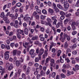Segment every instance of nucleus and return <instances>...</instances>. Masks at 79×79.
Masks as SVG:
<instances>
[{
	"instance_id": "obj_29",
	"label": "nucleus",
	"mask_w": 79,
	"mask_h": 79,
	"mask_svg": "<svg viewBox=\"0 0 79 79\" xmlns=\"http://www.w3.org/2000/svg\"><path fill=\"white\" fill-rule=\"evenodd\" d=\"M16 34L17 38L19 39H21V35H20V34L19 33H17Z\"/></svg>"
},
{
	"instance_id": "obj_7",
	"label": "nucleus",
	"mask_w": 79,
	"mask_h": 79,
	"mask_svg": "<svg viewBox=\"0 0 79 79\" xmlns=\"http://www.w3.org/2000/svg\"><path fill=\"white\" fill-rule=\"evenodd\" d=\"M79 24V20H78L77 23L75 22H73L71 25V26H77Z\"/></svg>"
},
{
	"instance_id": "obj_17",
	"label": "nucleus",
	"mask_w": 79,
	"mask_h": 79,
	"mask_svg": "<svg viewBox=\"0 0 79 79\" xmlns=\"http://www.w3.org/2000/svg\"><path fill=\"white\" fill-rule=\"evenodd\" d=\"M40 74L42 76H45V73H44V72L43 70H42L40 72Z\"/></svg>"
},
{
	"instance_id": "obj_34",
	"label": "nucleus",
	"mask_w": 79,
	"mask_h": 79,
	"mask_svg": "<svg viewBox=\"0 0 79 79\" xmlns=\"http://www.w3.org/2000/svg\"><path fill=\"white\" fill-rule=\"evenodd\" d=\"M39 58L38 57H35V61L36 63L37 62H38V61H39V60H40V58H39Z\"/></svg>"
},
{
	"instance_id": "obj_24",
	"label": "nucleus",
	"mask_w": 79,
	"mask_h": 79,
	"mask_svg": "<svg viewBox=\"0 0 79 79\" xmlns=\"http://www.w3.org/2000/svg\"><path fill=\"white\" fill-rule=\"evenodd\" d=\"M54 11H55L56 13H58V12H59V9L57 7L54 8Z\"/></svg>"
},
{
	"instance_id": "obj_43",
	"label": "nucleus",
	"mask_w": 79,
	"mask_h": 79,
	"mask_svg": "<svg viewBox=\"0 0 79 79\" xmlns=\"http://www.w3.org/2000/svg\"><path fill=\"white\" fill-rule=\"evenodd\" d=\"M36 11L37 13H38L39 15L41 14V10H40L39 9H37Z\"/></svg>"
},
{
	"instance_id": "obj_10",
	"label": "nucleus",
	"mask_w": 79,
	"mask_h": 79,
	"mask_svg": "<svg viewBox=\"0 0 79 79\" xmlns=\"http://www.w3.org/2000/svg\"><path fill=\"white\" fill-rule=\"evenodd\" d=\"M50 66H53V64H55V60L53 59H51L50 60Z\"/></svg>"
},
{
	"instance_id": "obj_6",
	"label": "nucleus",
	"mask_w": 79,
	"mask_h": 79,
	"mask_svg": "<svg viewBox=\"0 0 79 79\" xmlns=\"http://www.w3.org/2000/svg\"><path fill=\"white\" fill-rule=\"evenodd\" d=\"M14 68V66L13 65V64L12 63L10 64V65L8 68V70L9 71H11V70H12Z\"/></svg>"
},
{
	"instance_id": "obj_23",
	"label": "nucleus",
	"mask_w": 79,
	"mask_h": 79,
	"mask_svg": "<svg viewBox=\"0 0 79 79\" xmlns=\"http://www.w3.org/2000/svg\"><path fill=\"white\" fill-rule=\"evenodd\" d=\"M61 53V50H59L57 51V56H60V54Z\"/></svg>"
},
{
	"instance_id": "obj_25",
	"label": "nucleus",
	"mask_w": 79,
	"mask_h": 79,
	"mask_svg": "<svg viewBox=\"0 0 79 79\" xmlns=\"http://www.w3.org/2000/svg\"><path fill=\"white\" fill-rule=\"evenodd\" d=\"M16 64L17 66H19L20 63H19V60H17L16 61Z\"/></svg>"
},
{
	"instance_id": "obj_5",
	"label": "nucleus",
	"mask_w": 79,
	"mask_h": 79,
	"mask_svg": "<svg viewBox=\"0 0 79 79\" xmlns=\"http://www.w3.org/2000/svg\"><path fill=\"white\" fill-rule=\"evenodd\" d=\"M64 6L65 8V9L66 10L68 9L69 7V4L68 2L65 3L64 4Z\"/></svg>"
},
{
	"instance_id": "obj_56",
	"label": "nucleus",
	"mask_w": 79,
	"mask_h": 79,
	"mask_svg": "<svg viewBox=\"0 0 79 79\" xmlns=\"http://www.w3.org/2000/svg\"><path fill=\"white\" fill-rule=\"evenodd\" d=\"M71 16V14H69L66 15H65V16H66V18H69V17H70V16Z\"/></svg>"
},
{
	"instance_id": "obj_63",
	"label": "nucleus",
	"mask_w": 79,
	"mask_h": 79,
	"mask_svg": "<svg viewBox=\"0 0 79 79\" xmlns=\"http://www.w3.org/2000/svg\"><path fill=\"white\" fill-rule=\"evenodd\" d=\"M40 17L41 19H45V17L43 15H41Z\"/></svg>"
},
{
	"instance_id": "obj_54",
	"label": "nucleus",
	"mask_w": 79,
	"mask_h": 79,
	"mask_svg": "<svg viewBox=\"0 0 79 79\" xmlns=\"http://www.w3.org/2000/svg\"><path fill=\"white\" fill-rule=\"evenodd\" d=\"M52 6L53 7V9L54 8H57L56 6V4H55L54 3H53L52 4Z\"/></svg>"
},
{
	"instance_id": "obj_51",
	"label": "nucleus",
	"mask_w": 79,
	"mask_h": 79,
	"mask_svg": "<svg viewBox=\"0 0 79 79\" xmlns=\"http://www.w3.org/2000/svg\"><path fill=\"white\" fill-rule=\"evenodd\" d=\"M37 15V13L36 12V11H34L33 14H32V16H35L36 15Z\"/></svg>"
},
{
	"instance_id": "obj_2",
	"label": "nucleus",
	"mask_w": 79,
	"mask_h": 79,
	"mask_svg": "<svg viewBox=\"0 0 79 79\" xmlns=\"http://www.w3.org/2000/svg\"><path fill=\"white\" fill-rule=\"evenodd\" d=\"M9 53H10V52L9 51H6L4 53V58L5 60H7L9 59V57H10Z\"/></svg>"
},
{
	"instance_id": "obj_32",
	"label": "nucleus",
	"mask_w": 79,
	"mask_h": 79,
	"mask_svg": "<svg viewBox=\"0 0 79 79\" xmlns=\"http://www.w3.org/2000/svg\"><path fill=\"white\" fill-rule=\"evenodd\" d=\"M68 22H69V20L68 19H66L64 20V23L65 24H67Z\"/></svg>"
},
{
	"instance_id": "obj_36",
	"label": "nucleus",
	"mask_w": 79,
	"mask_h": 79,
	"mask_svg": "<svg viewBox=\"0 0 79 79\" xmlns=\"http://www.w3.org/2000/svg\"><path fill=\"white\" fill-rule=\"evenodd\" d=\"M68 35H67V34L64 33V35H63V37L64 39H66V38L68 37Z\"/></svg>"
},
{
	"instance_id": "obj_41",
	"label": "nucleus",
	"mask_w": 79,
	"mask_h": 79,
	"mask_svg": "<svg viewBox=\"0 0 79 79\" xmlns=\"http://www.w3.org/2000/svg\"><path fill=\"white\" fill-rule=\"evenodd\" d=\"M72 48H73V49H74V48H76L77 47V45H76V44H74L72 46Z\"/></svg>"
},
{
	"instance_id": "obj_58",
	"label": "nucleus",
	"mask_w": 79,
	"mask_h": 79,
	"mask_svg": "<svg viewBox=\"0 0 79 79\" xmlns=\"http://www.w3.org/2000/svg\"><path fill=\"white\" fill-rule=\"evenodd\" d=\"M34 8V4L33 3H32L30 5V8L31 10H32Z\"/></svg>"
},
{
	"instance_id": "obj_19",
	"label": "nucleus",
	"mask_w": 79,
	"mask_h": 79,
	"mask_svg": "<svg viewBox=\"0 0 79 79\" xmlns=\"http://www.w3.org/2000/svg\"><path fill=\"white\" fill-rule=\"evenodd\" d=\"M67 76H69L71 74V72L69 71V70H68L67 71Z\"/></svg>"
},
{
	"instance_id": "obj_42",
	"label": "nucleus",
	"mask_w": 79,
	"mask_h": 79,
	"mask_svg": "<svg viewBox=\"0 0 79 79\" xmlns=\"http://www.w3.org/2000/svg\"><path fill=\"white\" fill-rule=\"evenodd\" d=\"M60 76L61 77H62V78H65V77H66V76H65V75L63 73L61 74Z\"/></svg>"
},
{
	"instance_id": "obj_8",
	"label": "nucleus",
	"mask_w": 79,
	"mask_h": 79,
	"mask_svg": "<svg viewBox=\"0 0 79 79\" xmlns=\"http://www.w3.org/2000/svg\"><path fill=\"white\" fill-rule=\"evenodd\" d=\"M73 71H76V70L77 71L79 70V65L78 64H77L75 66V69L74 68H73Z\"/></svg>"
},
{
	"instance_id": "obj_27",
	"label": "nucleus",
	"mask_w": 79,
	"mask_h": 79,
	"mask_svg": "<svg viewBox=\"0 0 79 79\" xmlns=\"http://www.w3.org/2000/svg\"><path fill=\"white\" fill-rule=\"evenodd\" d=\"M34 49H31L29 52L30 55L34 53Z\"/></svg>"
},
{
	"instance_id": "obj_61",
	"label": "nucleus",
	"mask_w": 79,
	"mask_h": 79,
	"mask_svg": "<svg viewBox=\"0 0 79 79\" xmlns=\"http://www.w3.org/2000/svg\"><path fill=\"white\" fill-rule=\"evenodd\" d=\"M40 40L41 41H42L43 42H44V41L45 40V38L43 37H41L40 39Z\"/></svg>"
},
{
	"instance_id": "obj_9",
	"label": "nucleus",
	"mask_w": 79,
	"mask_h": 79,
	"mask_svg": "<svg viewBox=\"0 0 79 79\" xmlns=\"http://www.w3.org/2000/svg\"><path fill=\"white\" fill-rule=\"evenodd\" d=\"M23 19H24L25 21H26L27 22H29V21H31V18L29 17H28L27 18L26 17H24L23 18Z\"/></svg>"
},
{
	"instance_id": "obj_13",
	"label": "nucleus",
	"mask_w": 79,
	"mask_h": 79,
	"mask_svg": "<svg viewBox=\"0 0 79 79\" xmlns=\"http://www.w3.org/2000/svg\"><path fill=\"white\" fill-rule=\"evenodd\" d=\"M17 52H18V50L16 49L13 50L12 53L14 56H16V54H17Z\"/></svg>"
},
{
	"instance_id": "obj_20",
	"label": "nucleus",
	"mask_w": 79,
	"mask_h": 79,
	"mask_svg": "<svg viewBox=\"0 0 79 79\" xmlns=\"http://www.w3.org/2000/svg\"><path fill=\"white\" fill-rule=\"evenodd\" d=\"M42 13L44 14V15H47V12L45 9H43L42 10Z\"/></svg>"
},
{
	"instance_id": "obj_21",
	"label": "nucleus",
	"mask_w": 79,
	"mask_h": 79,
	"mask_svg": "<svg viewBox=\"0 0 79 79\" xmlns=\"http://www.w3.org/2000/svg\"><path fill=\"white\" fill-rule=\"evenodd\" d=\"M69 52H71V50L69 48H67L66 50V54H68Z\"/></svg>"
},
{
	"instance_id": "obj_12",
	"label": "nucleus",
	"mask_w": 79,
	"mask_h": 79,
	"mask_svg": "<svg viewBox=\"0 0 79 79\" xmlns=\"http://www.w3.org/2000/svg\"><path fill=\"white\" fill-rule=\"evenodd\" d=\"M38 38H39L38 36L35 35L32 37L31 40H38Z\"/></svg>"
},
{
	"instance_id": "obj_52",
	"label": "nucleus",
	"mask_w": 79,
	"mask_h": 79,
	"mask_svg": "<svg viewBox=\"0 0 79 79\" xmlns=\"http://www.w3.org/2000/svg\"><path fill=\"white\" fill-rule=\"evenodd\" d=\"M76 34H77V31H74L72 32V34L73 35H75Z\"/></svg>"
},
{
	"instance_id": "obj_30",
	"label": "nucleus",
	"mask_w": 79,
	"mask_h": 79,
	"mask_svg": "<svg viewBox=\"0 0 79 79\" xmlns=\"http://www.w3.org/2000/svg\"><path fill=\"white\" fill-rule=\"evenodd\" d=\"M76 42H77V39L76 38H74L72 40V42H73V43H75Z\"/></svg>"
},
{
	"instance_id": "obj_64",
	"label": "nucleus",
	"mask_w": 79,
	"mask_h": 79,
	"mask_svg": "<svg viewBox=\"0 0 79 79\" xmlns=\"http://www.w3.org/2000/svg\"><path fill=\"white\" fill-rule=\"evenodd\" d=\"M37 79H40V74H38L37 76Z\"/></svg>"
},
{
	"instance_id": "obj_3",
	"label": "nucleus",
	"mask_w": 79,
	"mask_h": 79,
	"mask_svg": "<svg viewBox=\"0 0 79 79\" xmlns=\"http://www.w3.org/2000/svg\"><path fill=\"white\" fill-rule=\"evenodd\" d=\"M16 32L18 34H22V35H24V31L21 30V29H17L16 30Z\"/></svg>"
},
{
	"instance_id": "obj_60",
	"label": "nucleus",
	"mask_w": 79,
	"mask_h": 79,
	"mask_svg": "<svg viewBox=\"0 0 79 79\" xmlns=\"http://www.w3.org/2000/svg\"><path fill=\"white\" fill-rule=\"evenodd\" d=\"M2 48L3 49L5 48V45L4 44H2L1 45Z\"/></svg>"
},
{
	"instance_id": "obj_48",
	"label": "nucleus",
	"mask_w": 79,
	"mask_h": 79,
	"mask_svg": "<svg viewBox=\"0 0 79 79\" xmlns=\"http://www.w3.org/2000/svg\"><path fill=\"white\" fill-rule=\"evenodd\" d=\"M76 6H77L78 7V6H79V0H78L77 2V3L75 5Z\"/></svg>"
},
{
	"instance_id": "obj_59",
	"label": "nucleus",
	"mask_w": 79,
	"mask_h": 79,
	"mask_svg": "<svg viewBox=\"0 0 79 79\" xmlns=\"http://www.w3.org/2000/svg\"><path fill=\"white\" fill-rule=\"evenodd\" d=\"M56 16H54L53 17H52L51 18L52 20H55V19H56Z\"/></svg>"
},
{
	"instance_id": "obj_53",
	"label": "nucleus",
	"mask_w": 79,
	"mask_h": 79,
	"mask_svg": "<svg viewBox=\"0 0 79 79\" xmlns=\"http://www.w3.org/2000/svg\"><path fill=\"white\" fill-rule=\"evenodd\" d=\"M9 17H11L12 18H15V15L13 14H10L9 15Z\"/></svg>"
},
{
	"instance_id": "obj_49",
	"label": "nucleus",
	"mask_w": 79,
	"mask_h": 79,
	"mask_svg": "<svg viewBox=\"0 0 79 79\" xmlns=\"http://www.w3.org/2000/svg\"><path fill=\"white\" fill-rule=\"evenodd\" d=\"M56 22H57V20H55L53 22V25L55 26L56 24Z\"/></svg>"
},
{
	"instance_id": "obj_18",
	"label": "nucleus",
	"mask_w": 79,
	"mask_h": 79,
	"mask_svg": "<svg viewBox=\"0 0 79 79\" xmlns=\"http://www.w3.org/2000/svg\"><path fill=\"white\" fill-rule=\"evenodd\" d=\"M48 11L49 13H54L53 10L51 8H49L48 9Z\"/></svg>"
},
{
	"instance_id": "obj_28",
	"label": "nucleus",
	"mask_w": 79,
	"mask_h": 79,
	"mask_svg": "<svg viewBox=\"0 0 79 79\" xmlns=\"http://www.w3.org/2000/svg\"><path fill=\"white\" fill-rule=\"evenodd\" d=\"M65 39H66L63 37V38H62V37H61V38L60 37V40H61V41L62 42H64V40H65Z\"/></svg>"
},
{
	"instance_id": "obj_46",
	"label": "nucleus",
	"mask_w": 79,
	"mask_h": 79,
	"mask_svg": "<svg viewBox=\"0 0 79 79\" xmlns=\"http://www.w3.org/2000/svg\"><path fill=\"white\" fill-rule=\"evenodd\" d=\"M65 61H66V62L68 63H69V62H70V60H69V58H66L65 59Z\"/></svg>"
},
{
	"instance_id": "obj_11",
	"label": "nucleus",
	"mask_w": 79,
	"mask_h": 79,
	"mask_svg": "<svg viewBox=\"0 0 79 79\" xmlns=\"http://www.w3.org/2000/svg\"><path fill=\"white\" fill-rule=\"evenodd\" d=\"M31 69V67H28L27 69V71L26 72V74L27 75H28L29 74V73H30V71Z\"/></svg>"
},
{
	"instance_id": "obj_50",
	"label": "nucleus",
	"mask_w": 79,
	"mask_h": 79,
	"mask_svg": "<svg viewBox=\"0 0 79 79\" xmlns=\"http://www.w3.org/2000/svg\"><path fill=\"white\" fill-rule=\"evenodd\" d=\"M47 21L48 23H51V22H52V19H49L48 18L47 19Z\"/></svg>"
},
{
	"instance_id": "obj_15",
	"label": "nucleus",
	"mask_w": 79,
	"mask_h": 79,
	"mask_svg": "<svg viewBox=\"0 0 79 79\" xmlns=\"http://www.w3.org/2000/svg\"><path fill=\"white\" fill-rule=\"evenodd\" d=\"M24 32L25 34L26 35H28L29 32L28 29L27 28H25L24 30Z\"/></svg>"
},
{
	"instance_id": "obj_31",
	"label": "nucleus",
	"mask_w": 79,
	"mask_h": 79,
	"mask_svg": "<svg viewBox=\"0 0 79 79\" xmlns=\"http://www.w3.org/2000/svg\"><path fill=\"white\" fill-rule=\"evenodd\" d=\"M22 5V4L21 3L18 2L16 4V6H17V7H20V6H21Z\"/></svg>"
},
{
	"instance_id": "obj_62",
	"label": "nucleus",
	"mask_w": 79,
	"mask_h": 79,
	"mask_svg": "<svg viewBox=\"0 0 79 79\" xmlns=\"http://www.w3.org/2000/svg\"><path fill=\"white\" fill-rule=\"evenodd\" d=\"M27 23H23V26L24 27H27Z\"/></svg>"
},
{
	"instance_id": "obj_33",
	"label": "nucleus",
	"mask_w": 79,
	"mask_h": 79,
	"mask_svg": "<svg viewBox=\"0 0 79 79\" xmlns=\"http://www.w3.org/2000/svg\"><path fill=\"white\" fill-rule=\"evenodd\" d=\"M10 63L7 62L6 63V68H8L9 66H10Z\"/></svg>"
},
{
	"instance_id": "obj_47",
	"label": "nucleus",
	"mask_w": 79,
	"mask_h": 79,
	"mask_svg": "<svg viewBox=\"0 0 79 79\" xmlns=\"http://www.w3.org/2000/svg\"><path fill=\"white\" fill-rule=\"evenodd\" d=\"M12 35H13V32L10 31L9 33V36H12Z\"/></svg>"
},
{
	"instance_id": "obj_37",
	"label": "nucleus",
	"mask_w": 79,
	"mask_h": 79,
	"mask_svg": "<svg viewBox=\"0 0 79 79\" xmlns=\"http://www.w3.org/2000/svg\"><path fill=\"white\" fill-rule=\"evenodd\" d=\"M24 9V7H23V6H22V7H21L19 10V11H20V12H23V9Z\"/></svg>"
},
{
	"instance_id": "obj_22",
	"label": "nucleus",
	"mask_w": 79,
	"mask_h": 79,
	"mask_svg": "<svg viewBox=\"0 0 79 79\" xmlns=\"http://www.w3.org/2000/svg\"><path fill=\"white\" fill-rule=\"evenodd\" d=\"M64 47L65 48H68V43H67V42H65V43Z\"/></svg>"
},
{
	"instance_id": "obj_35",
	"label": "nucleus",
	"mask_w": 79,
	"mask_h": 79,
	"mask_svg": "<svg viewBox=\"0 0 79 79\" xmlns=\"http://www.w3.org/2000/svg\"><path fill=\"white\" fill-rule=\"evenodd\" d=\"M48 49H46L44 51V54L46 55V56H47L48 55Z\"/></svg>"
},
{
	"instance_id": "obj_39",
	"label": "nucleus",
	"mask_w": 79,
	"mask_h": 79,
	"mask_svg": "<svg viewBox=\"0 0 79 79\" xmlns=\"http://www.w3.org/2000/svg\"><path fill=\"white\" fill-rule=\"evenodd\" d=\"M11 6V3H8L7 5V8H10Z\"/></svg>"
},
{
	"instance_id": "obj_1",
	"label": "nucleus",
	"mask_w": 79,
	"mask_h": 79,
	"mask_svg": "<svg viewBox=\"0 0 79 79\" xmlns=\"http://www.w3.org/2000/svg\"><path fill=\"white\" fill-rule=\"evenodd\" d=\"M44 52V49L42 48H41L39 50V48H37L36 50V53L37 54H38L39 58L40 60H41L42 55H43Z\"/></svg>"
},
{
	"instance_id": "obj_40",
	"label": "nucleus",
	"mask_w": 79,
	"mask_h": 79,
	"mask_svg": "<svg viewBox=\"0 0 79 79\" xmlns=\"http://www.w3.org/2000/svg\"><path fill=\"white\" fill-rule=\"evenodd\" d=\"M39 43H40V42L39 41H35L34 44H35V45H39Z\"/></svg>"
},
{
	"instance_id": "obj_14",
	"label": "nucleus",
	"mask_w": 79,
	"mask_h": 79,
	"mask_svg": "<svg viewBox=\"0 0 79 79\" xmlns=\"http://www.w3.org/2000/svg\"><path fill=\"white\" fill-rule=\"evenodd\" d=\"M57 8H59V9H60V10H63V9L62 6H61L59 4H58L57 5Z\"/></svg>"
},
{
	"instance_id": "obj_26",
	"label": "nucleus",
	"mask_w": 79,
	"mask_h": 79,
	"mask_svg": "<svg viewBox=\"0 0 79 79\" xmlns=\"http://www.w3.org/2000/svg\"><path fill=\"white\" fill-rule=\"evenodd\" d=\"M56 76V73L54 72L52 73V77L53 78L55 77V76Z\"/></svg>"
},
{
	"instance_id": "obj_38",
	"label": "nucleus",
	"mask_w": 79,
	"mask_h": 79,
	"mask_svg": "<svg viewBox=\"0 0 79 79\" xmlns=\"http://www.w3.org/2000/svg\"><path fill=\"white\" fill-rule=\"evenodd\" d=\"M30 55H31V58H34L35 56V53L34 52V53H33V54H31Z\"/></svg>"
},
{
	"instance_id": "obj_57",
	"label": "nucleus",
	"mask_w": 79,
	"mask_h": 79,
	"mask_svg": "<svg viewBox=\"0 0 79 79\" xmlns=\"http://www.w3.org/2000/svg\"><path fill=\"white\" fill-rule=\"evenodd\" d=\"M72 53L73 54V55H75L77 54V52L76 51H73Z\"/></svg>"
},
{
	"instance_id": "obj_16",
	"label": "nucleus",
	"mask_w": 79,
	"mask_h": 79,
	"mask_svg": "<svg viewBox=\"0 0 79 79\" xmlns=\"http://www.w3.org/2000/svg\"><path fill=\"white\" fill-rule=\"evenodd\" d=\"M0 17L1 18H4L5 17V13L3 12H1L0 14Z\"/></svg>"
},
{
	"instance_id": "obj_44",
	"label": "nucleus",
	"mask_w": 79,
	"mask_h": 79,
	"mask_svg": "<svg viewBox=\"0 0 79 79\" xmlns=\"http://www.w3.org/2000/svg\"><path fill=\"white\" fill-rule=\"evenodd\" d=\"M15 43H12L10 44V46L12 48H13V47L15 46Z\"/></svg>"
},
{
	"instance_id": "obj_4",
	"label": "nucleus",
	"mask_w": 79,
	"mask_h": 79,
	"mask_svg": "<svg viewBox=\"0 0 79 79\" xmlns=\"http://www.w3.org/2000/svg\"><path fill=\"white\" fill-rule=\"evenodd\" d=\"M60 25L62 27L63 26V21L60 20V22H59L56 25V27L57 28H58L60 26Z\"/></svg>"
},
{
	"instance_id": "obj_45",
	"label": "nucleus",
	"mask_w": 79,
	"mask_h": 79,
	"mask_svg": "<svg viewBox=\"0 0 79 79\" xmlns=\"http://www.w3.org/2000/svg\"><path fill=\"white\" fill-rule=\"evenodd\" d=\"M60 15H62V16H64V15H65V13L63 12V11H60Z\"/></svg>"
},
{
	"instance_id": "obj_55",
	"label": "nucleus",
	"mask_w": 79,
	"mask_h": 79,
	"mask_svg": "<svg viewBox=\"0 0 79 79\" xmlns=\"http://www.w3.org/2000/svg\"><path fill=\"white\" fill-rule=\"evenodd\" d=\"M25 77H26V75L24 73H22V77L23 79H24V78H25Z\"/></svg>"
}]
</instances>
